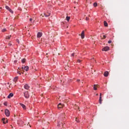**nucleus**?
<instances>
[{
	"label": "nucleus",
	"instance_id": "f257e3e1",
	"mask_svg": "<svg viewBox=\"0 0 129 129\" xmlns=\"http://www.w3.org/2000/svg\"><path fill=\"white\" fill-rule=\"evenodd\" d=\"M24 95L25 98H29L30 97V94H29V92L28 91L24 92Z\"/></svg>",
	"mask_w": 129,
	"mask_h": 129
},
{
	"label": "nucleus",
	"instance_id": "f03ea898",
	"mask_svg": "<svg viewBox=\"0 0 129 129\" xmlns=\"http://www.w3.org/2000/svg\"><path fill=\"white\" fill-rule=\"evenodd\" d=\"M99 102L100 104H101V103H102V94H101V93L100 94Z\"/></svg>",
	"mask_w": 129,
	"mask_h": 129
},
{
	"label": "nucleus",
	"instance_id": "7ed1b4c3",
	"mask_svg": "<svg viewBox=\"0 0 129 129\" xmlns=\"http://www.w3.org/2000/svg\"><path fill=\"white\" fill-rule=\"evenodd\" d=\"M5 115H6V116H9L10 115V111L9 110V109H6L5 110Z\"/></svg>",
	"mask_w": 129,
	"mask_h": 129
},
{
	"label": "nucleus",
	"instance_id": "20e7f679",
	"mask_svg": "<svg viewBox=\"0 0 129 129\" xmlns=\"http://www.w3.org/2000/svg\"><path fill=\"white\" fill-rule=\"evenodd\" d=\"M109 50V47L108 46H105L102 49V51H105L106 52V51H108Z\"/></svg>",
	"mask_w": 129,
	"mask_h": 129
},
{
	"label": "nucleus",
	"instance_id": "39448f33",
	"mask_svg": "<svg viewBox=\"0 0 129 129\" xmlns=\"http://www.w3.org/2000/svg\"><path fill=\"white\" fill-rule=\"evenodd\" d=\"M43 15L45 17V18H48V17H49L50 15H51V13L49 12H47L46 13H44Z\"/></svg>",
	"mask_w": 129,
	"mask_h": 129
},
{
	"label": "nucleus",
	"instance_id": "423d86ee",
	"mask_svg": "<svg viewBox=\"0 0 129 129\" xmlns=\"http://www.w3.org/2000/svg\"><path fill=\"white\" fill-rule=\"evenodd\" d=\"M2 120L3 121V123H4V124H6V123H8V119H6L5 118H3L2 119Z\"/></svg>",
	"mask_w": 129,
	"mask_h": 129
},
{
	"label": "nucleus",
	"instance_id": "0eeeda50",
	"mask_svg": "<svg viewBox=\"0 0 129 129\" xmlns=\"http://www.w3.org/2000/svg\"><path fill=\"white\" fill-rule=\"evenodd\" d=\"M25 89H26L27 90H29L30 88V86H29V85L28 84H25L24 86Z\"/></svg>",
	"mask_w": 129,
	"mask_h": 129
},
{
	"label": "nucleus",
	"instance_id": "6e6552de",
	"mask_svg": "<svg viewBox=\"0 0 129 129\" xmlns=\"http://www.w3.org/2000/svg\"><path fill=\"white\" fill-rule=\"evenodd\" d=\"M42 35H43V33L41 32H38L37 38H41L42 37Z\"/></svg>",
	"mask_w": 129,
	"mask_h": 129
},
{
	"label": "nucleus",
	"instance_id": "1a4fd4ad",
	"mask_svg": "<svg viewBox=\"0 0 129 129\" xmlns=\"http://www.w3.org/2000/svg\"><path fill=\"white\" fill-rule=\"evenodd\" d=\"M57 107L58 109H60V108H62L63 107V104H61V103H59L57 105Z\"/></svg>",
	"mask_w": 129,
	"mask_h": 129
},
{
	"label": "nucleus",
	"instance_id": "9d476101",
	"mask_svg": "<svg viewBox=\"0 0 129 129\" xmlns=\"http://www.w3.org/2000/svg\"><path fill=\"white\" fill-rule=\"evenodd\" d=\"M22 69H24V70H25V71H28V70H29V67H28V66H26L25 67H23Z\"/></svg>",
	"mask_w": 129,
	"mask_h": 129
},
{
	"label": "nucleus",
	"instance_id": "9b49d317",
	"mask_svg": "<svg viewBox=\"0 0 129 129\" xmlns=\"http://www.w3.org/2000/svg\"><path fill=\"white\" fill-rule=\"evenodd\" d=\"M57 126H59V127H62L63 126V123L61 122H59L57 124Z\"/></svg>",
	"mask_w": 129,
	"mask_h": 129
},
{
	"label": "nucleus",
	"instance_id": "f8f14e48",
	"mask_svg": "<svg viewBox=\"0 0 129 129\" xmlns=\"http://www.w3.org/2000/svg\"><path fill=\"white\" fill-rule=\"evenodd\" d=\"M81 37L82 39H84V37H85V36H84V31H83L82 32V33L81 34Z\"/></svg>",
	"mask_w": 129,
	"mask_h": 129
},
{
	"label": "nucleus",
	"instance_id": "ddd939ff",
	"mask_svg": "<svg viewBox=\"0 0 129 129\" xmlns=\"http://www.w3.org/2000/svg\"><path fill=\"white\" fill-rule=\"evenodd\" d=\"M20 105L23 107V109H26V105H25L24 104L20 103Z\"/></svg>",
	"mask_w": 129,
	"mask_h": 129
},
{
	"label": "nucleus",
	"instance_id": "4468645a",
	"mask_svg": "<svg viewBox=\"0 0 129 129\" xmlns=\"http://www.w3.org/2000/svg\"><path fill=\"white\" fill-rule=\"evenodd\" d=\"M14 96V94L11 93L8 96V98H11V97H13Z\"/></svg>",
	"mask_w": 129,
	"mask_h": 129
},
{
	"label": "nucleus",
	"instance_id": "2eb2a0df",
	"mask_svg": "<svg viewBox=\"0 0 129 129\" xmlns=\"http://www.w3.org/2000/svg\"><path fill=\"white\" fill-rule=\"evenodd\" d=\"M108 72H105L104 74V76H105V77H107V76H108Z\"/></svg>",
	"mask_w": 129,
	"mask_h": 129
},
{
	"label": "nucleus",
	"instance_id": "dca6fc26",
	"mask_svg": "<svg viewBox=\"0 0 129 129\" xmlns=\"http://www.w3.org/2000/svg\"><path fill=\"white\" fill-rule=\"evenodd\" d=\"M94 90H97V85H94Z\"/></svg>",
	"mask_w": 129,
	"mask_h": 129
},
{
	"label": "nucleus",
	"instance_id": "f3484780",
	"mask_svg": "<svg viewBox=\"0 0 129 129\" xmlns=\"http://www.w3.org/2000/svg\"><path fill=\"white\" fill-rule=\"evenodd\" d=\"M66 20H67L68 22H69V21L70 20V17H69V16H67V17H66Z\"/></svg>",
	"mask_w": 129,
	"mask_h": 129
},
{
	"label": "nucleus",
	"instance_id": "a211bd4d",
	"mask_svg": "<svg viewBox=\"0 0 129 129\" xmlns=\"http://www.w3.org/2000/svg\"><path fill=\"white\" fill-rule=\"evenodd\" d=\"M11 37H12V35L7 36H6V39L10 40V39H11Z\"/></svg>",
	"mask_w": 129,
	"mask_h": 129
},
{
	"label": "nucleus",
	"instance_id": "6ab92c4d",
	"mask_svg": "<svg viewBox=\"0 0 129 129\" xmlns=\"http://www.w3.org/2000/svg\"><path fill=\"white\" fill-rule=\"evenodd\" d=\"M18 79L19 78L18 77H15L14 79V82H17V81L18 80Z\"/></svg>",
	"mask_w": 129,
	"mask_h": 129
},
{
	"label": "nucleus",
	"instance_id": "aec40b11",
	"mask_svg": "<svg viewBox=\"0 0 129 129\" xmlns=\"http://www.w3.org/2000/svg\"><path fill=\"white\" fill-rule=\"evenodd\" d=\"M104 25L105 27H107L108 26L107 22H106V21H104Z\"/></svg>",
	"mask_w": 129,
	"mask_h": 129
},
{
	"label": "nucleus",
	"instance_id": "412c9836",
	"mask_svg": "<svg viewBox=\"0 0 129 129\" xmlns=\"http://www.w3.org/2000/svg\"><path fill=\"white\" fill-rule=\"evenodd\" d=\"M10 13H11V14H14V12L13 11V10H12L10 8V10H8Z\"/></svg>",
	"mask_w": 129,
	"mask_h": 129
},
{
	"label": "nucleus",
	"instance_id": "4be33fe9",
	"mask_svg": "<svg viewBox=\"0 0 129 129\" xmlns=\"http://www.w3.org/2000/svg\"><path fill=\"white\" fill-rule=\"evenodd\" d=\"M6 9L9 11L11 8H10V7L9 6H6Z\"/></svg>",
	"mask_w": 129,
	"mask_h": 129
},
{
	"label": "nucleus",
	"instance_id": "5701e85b",
	"mask_svg": "<svg viewBox=\"0 0 129 129\" xmlns=\"http://www.w3.org/2000/svg\"><path fill=\"white\" fill-rule=\"evenodd\" d=\"M24 62H26V59L23 58V59H22V62L24 63Z\"/></svg>",
	"mask_w": 129,
	"mask_h": 129
},
{
	"label": "nucleus",
	"instance_id": "b1692460",
	"mask_svg": "<svg viewBox=\"0 0 129 129\" xmlns=\"http://www.w3.org/2000/svg\"><path fill=\"white\" fill-rule=\"evenodd\" d=\"M94 7H97V4L96 3H94Z\"/></svg>",
	"mask_w": 129,
	"mask_h": 129
},
{
	"label": "nucleus",
	"instance_id": "393cba45",
	"mask_svg": "<svg viewBox=\"0 0 129 129\" xmlns=\"http://www.w3.org/2000/svg\"><path fill=\"white\" fill-rule=\"evenodd\" d=\"M4 105H5V106H7V105H8V103L7 102H4Z\"/></svg>",
	"mask_w": 129,
	"mask_h": 129
},
{
	"label": "nucleus",
	"instance_id": "a878e982",
	"mask_svg": "<svg viewBox=\"0 0 129 129\" xmlns=\"http://www.w3.org/2000/svg\"><path fill=\"white\" fill-rule=\"evenodd\" d=\"M8 45L9 46H11L12 45V42H9Z\"/></svg>",
	"mask_w": 129,
	"mask_h": 129
},
{
	"label": "nucleus",
	"instance_id": "bb28decb",
	"mask_svg": "<svg viewBox=\"0 0 129 129\" xmlns=\"http://www.w3.org/2000/svg\"><path fill=\"white\" fill-rule=\"evenodd\" d=\"M82 61V60H80V59H78V60H77V62H78V63H80Z\"/></svg>",
	"mask_w": 129,
	"mask_h": 129
},
{
	"label": "nucleus",
	"instance_id": "cd10ccee",
	"mask_svg": "<svg viewBox=\"0 0 129 129\" xmlns=\"http://www.w3.org/2000/svg\"><path fill=\"white\" fill-rule=\"evenodd\" d=\"M6 31H7V29H3L2 30V32H6Z\"/></svg>",
	"mask_w": 129,
	"mask_h": 129
},
{
	"label": "nucleus",
	"instance_id": "c85d7f7f",
	"mask_svg": "<svg viewBox=\"0 0 129 129\" xmlns=\"http://www.w3.org/2000/svg\"><path fill=\"white\" fill-rule=\"evenodd\" d=\"M10 28H11V30H14V28H13V26H10Z\"/></svg>",
	"mask_w": 129,
	"mask_h": 129
},
{
	"label": "nucleus",
	"instance_id": "c756f323",
	"mask_svg": "<svg viewBox=\"0 0 129 129\" xmlns=\"http://www.w3.org/2000/svg\"><path fill=\"white\" fill-rule=\"evenodd\" d=\"M72 56L74 57V56H75V53H73L72 54Z\"/></svg>",
	"mask_w": 129,
	"mask_h": 129
},
{
	"label": "nucleus",
	"instance_id": "7c9ffc66",
	"mask_svg": "<svg viewBox=\"0 0 129 129\" xmlns=\"http://www.w3.org/2000/svg\"><path fill=\"white\" fill-rule=\"evenodd\" d=\"M103 37L102 39H105V38H106V36H105V35H103Z\"/></svg>",
	"mask_w": 129,
	"mask_h": 129
},
{
	"label": "nucleus",
	"instance_id": "2f4dec72",
	"mask_svg": "<svg viewBox=\"0 0 129 129\" xmlns=\"http://www.w3.org/2000/svg\"><path fill=\"white\" fill-rule=\"evenodd\" d=\"M108 43V44H110L111 43V40H109Z\"/></svg>",
	"mask_w": 129,
	"mask_h": 129
},
{
	"label": "nucleus",
	"instance_id": "473e14b6",
	"mask_svg": "<svg viewBox=\"0 0 129 129\" xmlns=\"http://www.w3.org/2000/svg\"><path fill=\"white\" fill-rule=\"evenodd\" d=\"M76 121L77 122H79V121H78V119H77V118H76Z\"/></svg>",
	"mask_w": 129,
	"mask_h": 129
},
{
	"label": "nucleus",
	"instance_id": "72a5a7b5",
	"mask_svg": "<svg viewBox=\"0 0 129 129\" xmlns=\"http://www.w3.org/2000/svg\"><path fill=\"white\" fill-rule=\"evenodd\" d=\"M88 20H89V18H88V17H86V20L88 21Z\"/></svg>",
	"mask_w": 129,
	"mask_h": 129
},
{
	"label": "nucleus",
	"instance_id": "f704fd0d",
	"mask_svg": "<svg viewBox=\"0 0 129 129\" xmlns=\"http://www.w3.org/2000/svg\"><path fill=\"white\" fill-rule=\"evenodd\" d=\"M29 21H30V22H32V21H33V19L30 18Z\"/></svg>",
	"mask_w": 129,
	"mask_h": 129
},
{
	"label": "nucleus",
	"instance_id": "c9c22d12",
	"mask_svg": "<svg viewBox=\"0 0 129 129\" xmlns=\"http://www.w3.org/2000/svg\"><path fill=\"white\" fill-rule=\"evenodd\" d=\"M77 82H80V80H77Z\"/></svg>",
	"mask_w": 129,
	"mask_h": 129
},
{
	"label": "nucleus",
	"instance_id": "e433bc0d",
	"mask_svg": "<svg viewBox=\"0 0 129 129\" xmlns=\"http://www.w3.org/2000/svg\"><path fill=\"white\" fill-rule=\"evenodd\" d=\"M42 17H44V15H43V14H41V17H42Z\"/></svg>",
	"mask_w": 129,
	"mask_h": 129
},
{
	"label": "nucleus",
	"instance_id": "4c0bfd02",
	"mask_svg": "<svg viewBox=\"0 0 129 129\" xmlns=\"http://www.w3.org/2000/svg\"><path fill=\"white\" fill-rule=\"evenodd\" d=\"M18 74H19L20 75H21V73L18 72Z\"/></svg>",
	"mask_w": 129,
	"mask_h": 129
},
{
	"label": "nucleus",
	"instance_id": "58836bf2",
	"mask_svg": "<svg viewBox=\"0 0 129 129\" xmlns=\"http://www.w3.org/2000/svg\"><path fill=\"white\" fill-rule=\"evenodd\" d=\"M96 95L97 96H98V94H96Z\"/></svg>",
	"mask_w": 129,
	"mask_h": 129
},
{
	"label": "nucleus",
	"instance_id": "ea45409f",
	"mask_svg": "<svg viewBox=\"0 0 129 129\" xmlns=\"http://www.w3.org/2000/svg\"><path fill=\"white\" fill-rule=\"evenodd\" d=\"M78 109H79V107H78Z\"/></svg>",
	"mask_w": 129,
	"mask_h": 129
},
{
	"label": "nucleus",
	"instance_id": "a19ab883",
	"mask_svg": "<svg viewBox=\"0 0 129 129\" xmlns=\"http://www.w3.org/2000/svg\"><path fill=\"white\" fill-rule=\"evenodd\" d=\"M74 3H75V4H76V2H75Z\"/></svg>",
	"mask_w": 129,
	"mask_h": 129
},
{
	"label": "nucleus",
	"instance_id": "79ce46f5",
	"mask_svg": "<svg viewBox=\"0 0 129 129\" xmlns=\"http://www.w3.org/2000/svg\"><path fill=\"white\" fill-rule=\"evenodd\" d=\"M34 22H35V20L33 21V23H34Z\"/></svg>",
	"mask_w": 129,
	"mask_h": 129
},
{
	"label": "nucleus",
	"instance_id": "37998d69",
	"mask_svg": "<svg viewBox=\"0 0 129 129\" xmlns=\"http://www.w3.org/2000/svg\"><path fill=\"white\" fill-rule=\"evenodd\" d=\"M46 55H48V53H46Z\"/></svg>",
	"mask_w": 129,
	"mask_h": 129
},
{
	"label": "nucleus",
	"instance_id": "c03bdc74",
	"mask_svg": "<svg viewBox=\"0 0 129 129\" xmlns=\"http://www.w3.org/2000/svg\"><path fill=\"white\" fill-rule=\"evenodd\" d=\"M58 55H60V53H58Z\"/></svg>",
	"mask_w": 129,
	"mask_h": 129
},
{
	"label": "nucleus",
	"instance_id": "a18cd8bd",
	"mask_svg": "<svg viewBox=\"0 0 129 129\" xmlns=\"http://www.w3.org/2000/svg\"><path fill=\"white\" fill-rule=\"evenodd\" d=\"M0 9H2V8H0Z\"/></svg>",
	"mask_w": 129,
	"mask_h": 129
}]
</instances>
